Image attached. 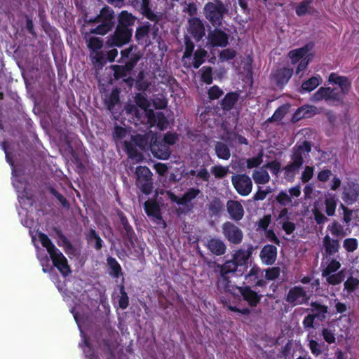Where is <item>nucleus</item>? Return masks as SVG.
Returning a JSON list of instances; mask_svg holds the SVG:
<instances>
[{"instance_id": "1", "label": "nucleus", "mask_w": 359, "mask_h": 359, "mask_svg": "<svg viewBox=\"0 0 359 359\" xmlns=\"http://www.w3.org/2000/svg\"><path fill=\"white\" fill-rule=\"evenodd\" d=\"M116 19L117 24L114 27V31L107 40V45L110 48H121L132 41L133 27L137 18L128 11L123 10L118 14Z\"/></svg>"}, {"instance_id": "2", "label": "nucleus", "mask_w": 359, "mask_h": 359, "mask_svg": "<svg viewBox=\"0 0 359 359\" xmlns=\"http://www.w3.org/2000/svg\"><path fill=\"white\" fill-rule=\"evenodd\" d=\"M38 237L41 245L48 252L54 266L57 268L63 276H69L72 273V270L68 264L67 258L62 252L55 247L46 233L40 232L38 234Z\"/></svg>"}, {"instance_id": "3", "label": "nucleus", "mask_w": 359, "mask_h": 359, "mask_svg": "<svg viewBox=\"0 0 359 359\" xmlns=\"http://www.w3.org/2000/svg\"><path fill=\"white\" fill-rule=\"evenodd\" d=\"M90 22L97 23L95 28L90 30V33L104 36L111 32L116 25V15L114 11L109 6H104L94 18Z\"/></svg>"}, {"instance_id": "4", "label": "nucleus", "mask_w": 359, "mask_h": 359, "mask_svg": "<svg viewBox=\"0 0 359 359\" xmlns=\"http://www.w3.org/2000/svg\"><path fill=\"white\" fill-rule=\"evenodd\" d=\"M229 12L228 5L222 0L207 2L203 7V15L206 20L214 27H221L224 22V17Z\"/></svg>"}, {"instance_id": "5", "label": "nucleus", "mask_w": 359, "mask_h": 359, "mask_svg": "<svg viewBox=\"0 0 359 359\" xmlns=\"http://www.w3.org/2000/svg\"><path fill=\"white\" fill-rule=\"evenodd\" d=\"M215 268L218 269L219 277L216 281L217 290L220 292H232L231 288L234 287L231 284L230 273H234L238 270V267L231 259L226 260L223 264L215 263Z\"/></svg>"}, {"instance_id": "6", "label": "nucleus", "mask_w": 359, "mask_h": 359, "mask_svg": "<svg viewBox=\"0 0 359 359\" xmlns=\"http://www.w3.org/2000/svg\"><path fill=\"white\" fill-rule=\"evenodd\" d=\"M135 174L136 175V186L145 195H149L152 193L153 185V174L147 166L139 165L136 168Z\"/></svg>"}, {"instance_id": "7", "label": "nucleus", "mask_w": 359, "mask_h": 359, "mask_svg": "<svg viewBox=\"0 0 359 359\" xmlns=\"http://www.w3.org/2000/svg\"><path fill=\"white\" fill-rule=\"evenodd\" d=\"M155 135L151 133L144 134H137L131 137V142H125V147L128 155H132L136 153L135 147H137L142 151H147L149 149L150 142H152Z\"/></svg>"}, {"instance_id": "8", "label": "nucleus", "mask_w": 359, "mask_h": 359, "mask_svg": "<svg viewBox=\"0 0 359 359\" xmlns=\"http://www.w3.org/2000/svg\"><path fill=\"white\" fill-rule=\"evenodd\" d=\"M201 193L198 188H189L182 197L175 195L172 191H166V196L172 202L178 205H182L190 210L193 208V205L191 203Z\"/></svg>"}, {"instance_id": "9", "label": "nucleus", "mask_w": 359, "mask_h": 359, "mask_svg": "<svg viewBox=\"0 0 359 359\" xmlns=\"http://www.w3.org/2000/svg\"><path fill=\"white\" fill-rule=\"evenodd\" d=\"M231 183L236 192L242 196H248L252 191V182L247 174L232 175Z\"/></svg>"}, {"instance_id": "10", "label": "nucleus", "mask_w": 359, "mask_h": 359, "mask_svg": "<svg viewBox=\"0 0 359 359\" xmlns=\"http://www.w3.org/2000/svg\"><path fill=\"white\" fill-rule=\"evenodd\" d=\"M222 231L224 238L234 245L241 244L243 239L242 230L231 222H225L222 225Z\"/></svg>"}, {"instance_id": "11", "label": "nucleus", "mask_w": 359, "mask_h": 359, "mask_svg": "<svg viewBox=\"0 0 359 359\" xmlns=\"http://www.w3.org/2000/svg\"><path fill=\"white\" fill-rule=\"evenodd\" d=\"M285 301L292 306L307 304L310 299L309 295L302 286L291 287L285 298Z\"/></svg>"}, {"instance_id": "12", "label": "nucleus", "mask_w": 359, "mask_h": 359, "mask_svg": "<svg viewBox=\"0 0 359 359\" xmlns=\"http://www.w3.org/2000/svg\"><path fill=\"white\" fill-rule=\"evenodd\" d=\"M311 151V144L310 142L304 140L302 143H297L292 148L290 159L292 163L302 168L304 165V154Z\"/></svg>"}, {"instance_id": "13", "label": "nucleus", "mask_w": 359, "mask_h": 359, "mask_svg": "<svg viewBox=\"0 0 359 359\" xmlns=\"http://www.w3.org/2000/svg\"><path fill=\"white\" fill-rule=\"evenodd\" d=\"M141 58V55L137 53L131 55L130 60L127 61L124 65H112L111 69L114 71V76L118 80L127 76L137 65L138 61Z\"/></svg>"}, {"instance_id": "14", "label": "nucleus", "mask_w": 359, "mask_h": 359, "mask_svg": "<svg viewBox=\"0 0 359 359\" xmlns=\"http://www.w3.org/2000/svg\"><path fill=\"white\" fill-rule=\"evenodd\" d=\"M207 39L208 45L211 48H225L229 44V36L220 27H215L213 30L210 31Z\"/></svg>"}, {"instance_id": "15", "label": "nucleus", "mask_w": 359, "mask_h": 359, "mask_svg": "<svg viewBox=\"0 0 359 359\" xmlns=\"http://www.w3.org/2000/svg\"><path fill=\"white\" fill-rule=\"evenodd\" d=\"M359 197V184L353 181H348L343 186L341 198L347 205L355 203Z\"/></svg>"}, {"instance_id": "16", "label": "nucleus", "mask_w": 359, "mask_h": 359, "mask_svg": "<svg viewBox=\"0 0 359 359\" xmlns=\"http://www.w3.org/2000/svg\"><path fill=\"white\" fill-rule=\"evenodd\" d=\"M188 32L196 42H199L205 35V29L203 21L198 17L188 20Z\"/></svg>"}, {"instance_id": "17", "label": "nucleus", "mask_w": 359, "mask_h": 359, "mask_svg": "<svg viewBox=\"0 0 359 359\" xmlns=\"http://www.w3.org/2000/svg\"><path fill=\"white\" fill-rule=\"evenodd\" d=\"M149 149L153 155L159 159L166 160L170 156L169 146L159 140L156 135L152 142H150Z\"/></svg>"}, {"instance_id": "18", "label": "nucleus", "mask_w": 359, "mask_h": 359, "mask_svg": "<svg viewBox=\"0 0 359 359\" xmlns=\"http://www.w3.org/2000/svg\"><path fill=\"white\" fill-rule=\"evenodd\" d=\"M293 74V69L289 67L278 68L271 76L276 86L282 89L289 81Z\"/></svg>"}, {"instance_id": "19", "label": "nucleus", "mask_w": 359, "mask_h": 359, "mask_svg": "<svg viewBox=\"0 0 359 359\" xmlns=\"http://www.w3.org/2000/svg\"><path fill=\"white\" fill-rule=\"evenodd\" d=\"M250 307H255L259 303L262 295L252 290L250 286H235Z\"/></svg>"}, {"instance_id": "20", "label": "nucleus", "mask_w": 359, "mask_h": 359, "mask_svg": "<svg viewBox=\"0 0 359 359\" xmlns=\"http://www.w3.org/2000/svg\"><path fill=\"white\" fill-rule=\"evenodd\" d=\"M328 81L331 83L338 85L340 92L344 96L348 95L351 89V81L345 76H339L337 73L332 72L330 74Z\"/></svg>"}, {"instance_id": "21", "label": "nucleus", "mask_w": 359, "mask_h": 359, "mask_svg": "<svg viewBox=\"0 0 359 359\" xmlns=\"http://www.w3.org/2000/svg\"><path fill=\"white\" fill-rule=\"evenodd\" d=\"M253 250V247L250 245L246 250L239 249L234 253L232 259L238 268L243 267L244 270H247L248 259L251 257Z\"/></svg>"}, {"instance_id": "22", "label": "nucleus", "mask_w": 359, "mask_h": 359, "mask_svg": "<svg viewBox=\"0 0 359 359\" xmlns=\"http://www.w3.org/2000/svg\"><path fill=\"white\" fill-rule=\"evenodd\" d=\"M227 212L231 219L236 222L241 220L244 216V209L239 201L229 200L226 203Z\"/></svg>"}, {"instance_id": "23", "label": "nucleus", "mask_w": 359, "mask_h": 359, "mask_svg": "<svg viewBox=\"0 0 359 359\" xmlns=\"http://www.w3.org/2000/svg\"><path fill=\"white\" fill-rule=\"evenodd\" d=\"M118 216L119 218V221L121 224L122 225L123 231H121V234L123 237H125L130 244L133 246L134 245V238L135 236V231L132 226L129 224V222L126 217V216L122 212H120L118 213Z\"/></svg>"}, {"instance_id": "24", "label": "nucleus", "mask_w": 359, "mask_h": 359, "mask_svg": "<svg viewBox=\"0 0 359 359\" xmlns=\"http://www.w3.org/2000/svg\"><path fill=\"white\" fill-rule=\"evenodd\" d=\"M260 257L266 264H273L277 257V248L273 245H266L260 252Z\"/></svg>"}, {"instance_id": "25", "label": "nucleus", "mask_w": 359, "mask_h": 359, "mask_svg": "<svg viewBox=\"0 0 359 359\" xmlns=\"http://www.w3.org/2000/svg\"><path fill=\"white\" fill-rule=\"evenodd\" d=\"M137 10L140 13L144 15L148 20L158 22L161 20L160 16L156 14L151 8V0H141L140 2V6Z\"/></svg>"}, {"instance_id": "26", "label": "nucleus", "mask_w": 359, "mask_h": 359, "mask_svg": "<svg viewBox=\"0 0 359 359\" xmlns=\"http://www.w3.org/2000/svg\"><path fill=\"white\" fill-rule=\"evenodd\" d=\"M208 215L210 217H219L224 210V205L218 197H214L206 205Z\"/></svg>"}, {"instance_id": "27", "label": "nucleus", "mask_w": 359, "mask_h": 359, "mask_svg": "<svg viewBox=\"0 0 359 359\" xmlns=\"http://www.w3.org/2000/svg\"><path fill=\"white\" fill-rule=\"evenodd\" d=\"M206 246L216 256L223 255L226 251V246L224 242L219 238H212L209 239Z\"/></svg>"}, {"instance_id": "28", "label": "nucleus", "mask_w": 359, "mask_h": 359, "mask_svg": "<svg viewBox=\"0 0 359 359\" xmlns=\"http://www.w3.org/2000/svg\"><path fill=\"white\" fill-rule=\"evenodd\" d=\"M144 209L147 216L153 217L157 221H163L159 205L156 201H147Z\"/></svg>"}, {"instance_id": "29", "label": "nucleus", "mask_w": 359, "mask_h": 359, "mask_svg": "<svg viewBox=\"0 0 359 359\" xmlns=\"http://www.w3.org/2000/svg\"><path fill=\"white\" fill-rule=\"evenodd\" d=\"M323 245L325 252L328 256H332L337 253L340 248L339 241L338 239L331 238L329 235H326L323 238Z\"/></svg>"}, {"instance_id": "30", "label": "nucleus", "mask_w": 359, "mask_h": 359, "mask_svg": "<svg viewBox=\"0 0 359 359\" xmlns=\"http://www.w3.org/2000/svg\"><path fill=\"white\" fill-rule=\"evenodd\" d=\"M239 99L237 92L227 93L220 101V107L225 111H231Z\"/></svg>"}, {"instance_id": "31", "label": "nucleus", "mask_w": 359, "mask_h": 359, "mask_svg": "<svg viewBox=\"0 0 359 359\" xmlns=\"http://www.w3.org/2000/svg\"><path fill=\"white\" fill-rule=\"evenodd\" d=\"M54 232L57 238V243L60 247L63 248L67 254L72 253L74 251V248L69 240L65 236L63 232L58 228L53 229Z\"/></svg>"}, {"instance_id": "32", "label": "nucleus", "mask_w": 359, "mask_h": 359, "mask_svg": "<svg viewBox=\"0 0 359 359\" xmlns=\"http://www.w3.org/2000/svg\"><path fill=\"white\" fill-rule=\"evenodd\" d=\"M148 118L150 121H151L152 119H154V121L156 123V126L159 129L163 130L167 128L168 121L163 112L158 111L154 114V111L150 110L148 111Z\"/></svg>"}, {"instance_id": "33", "label": "nucleus", "mask_w": 359, "mask_h": 359, "mask_svg": "<svg viewBox=\"0 0 359 359\" xmlns=\"http://www.w3.org/2000/svg\"><path fill=\"white\" fill-rule=\"evenodd\" d=\"M311 306L316 313L313 315L319 320L323 321L326 318V314L328 312V308L318 302H311Z\"/></svg>"}, {"instance_id": "34", "label": "nucleus", "mask_w": 359, "mask_h": 359, "mask_svg": "<svg viewBox=\"0 0 359 359\" xmlns=\"http://www.w3.org/2000/svg\"><path fill=\"white\" fill-rule=\"evenodd\" d=\"M327 229L336 238H341L348 234L344 226L336 220H334L332 224L327 226Z\"/></svg>"}, {"instance_id": "35", "label": "nucleus", "mask_w": 359, "mask_h": 359, "mask_svg": "<svg viewBox=\"0 0 359 359\" xmlns=\"http://www.w3.org/2000/svg\"><path fill=\"white\" fill-rule=\"evenodd\" d=\"M313 0H304L300 2L295 8V13L297 16L302 17L306 14H311L312 13L311 7Z\"/></svg>"}, {"instance_id": "36", "label": "nucleus", "mask_w": 359, "mask_h": 359, "mask_svg": "<svg viewBox=\"0 0 359 359\" xmlns=\"http://www.w3.org/2000/svg\"><path fill=\"white\" fill-rule=\"evenodd\" d=\"M215 150L217 156L220 159L228 160L231 156L229 148L222 142H216Z\"/></svg>"}, {"instance_id": "37", "label": "nucleus", "mask_w": 359, "mask_h": 359, "mask_svg": "<svg viewBox=\"0 0 359 359\" xmlns=\"http://www.w3.org/2000/svg\"><path fill=\"white\" fill-rule=\"evenodd\" d=\"M86 238L88 243H90L93 241H95L94 248L96 250H100L102 248L103 241L95 229H90L86 235Z\"/></svg>"}, {"instance_id": "38", "label": "nucleus", "mask_w": 359, "mask_h": 359, "mask_svg": "<svg viewBox=\"0 0 359 359\" xmlns=\"http://www.w3.org/2000/svg\"><path fill=\"white\" fill-rule=\"evenodd\" d=\"M309 51L308 45L302 48L292 50L289 52L288 55L290 57L293 64L297 63L299 60L304 59L303 57L307 55Z\"/></svg>"}, {"instance_id": "39", "label": "nucleus", "mask_w": 359, "mask_h": 359, "mask_svg": "<svg viewBox=\"0 0 359 359\" xmlns=\"http://www.w3.org/2000/svg\"><path fill=\"white\" fill-rule=\"evenodd\" d=\"M322 81L320 76H312L306 81H304L301 86L302 90L305 92H311L316 89Z\"/></svg>"}, {"instance_id": "40", "label": "nucleus", "mask_w": 359, "mask_h": 359, "mask_svg": "<svg viewBox=\"0 0 359 359\" xmlns=\"http://www.w3.org/2000/svg\"><path fill=\"white\" fill-rule=\"evenodd\" d=\"M325 213L327 216H333L337 208V198L335 195H330L325 199Z\"/></svg>"}, {"instance_id": "41", "label": "nucleus", "mask_w": 359, "mask_h": 359, "mask_svg": "<svg viewBox=\"0 0 359 359\" xmlns=\"http://www.w3.org/2000/svg\"><path fill=\"white\" fill-rule=\"evenodd\" d=\"M107 264L111 270V275L114 278H118L122 276V269L119 263L112 257H108L107 259Z\"/></svg>"}, {"instance_id": "42", "label": "nucleus", "mask_w": 359, "mask_h": 359, "mask_svg": "<svg viewBox=\"0 0 359 359\" xmlns=\"http://www.w3.org/2000/svg\"><path fill=\"white\" fill-rule=\"evenodd\" d=\"M326 281L329 285H336L342 283L345 279V271L344 270H341L337 273H331L327 276Z\"/></svg>"}, {"instance_id": "43", "label": "nucleus", "mask_w": 359, "mask_h": 359, "mask_svg": "<svg viewBox=\"0 0 359 359\" xmlns=\"http://www.w3.org/2000/svg\"><path fill=\"white\" fill-rule=\"evenodd\" d=\"M300 168V167H298L292 163H289L283 168L285 179L289 182L293 181L296 174L299 172Z\"/></svg>"}, {"instance_id": "44", "label": "nucleus", "mask_w": 359, "mask_h": 359, "mask_svg": "<svg viewBox=\"0 0 359 359\" xmlns=\"http://www.w3.org/2000/svg\"><path fill=\"white\" fill-rule=\"evenodd\" d=\"M341 266L339 261L334 258L331 259L327 266L322 271V276L325 277L331 273L338 271Z\"/></svg>"}, {"instance_id": "45", "label": "nucleus", "mask_w": 359, "mask_h": 359, "mask_svg": "<svg viewBox=\"0 0 359 359\" xmlns=\"http://www.w3.org/2000/svg\"><path fill=\"white\" fill-rule=\"evenodd\" d=\"M252 178L256 184H265L270 181V176L265 170L260 171L255 170L252 173Z\"/></svg>"}, {"instance_id": "46", "label": "nucleus", "mask_w": 359, "mask_h": 359, "mask_svg": "<svg viewBox=\"0 0 359 359\" xmlns=\"http://www.w3.org/2000/svg\"><path fill=\"white\" fill-rule=\"evenodd\" d=\"M151 30L150 25L149 22L144 24L143 25L137 27L135 33V40L140 43L146 36H148Z\"/></svg>"}, {"instance_id": "47", "label": "nucleus", "mask_w": 359, "mask_h": 359, "mask_svg": "<svg viewBox=\"0 0 359 359\" xmlns=\"http://www.w3.org/2000/svg\"><path fill=\"white\" fill-rule=\"evenodd\" d=\"M208 52L203 48L197 49L194 55L193 67L198 69L205 62Z\"/></svg>"}, {"instance_id": "48", "label": "nucleus", "mask_w": 359, "mask_h": 359, "mask_svg": "<svg viewBox=\"0 0 359 359\" xmlns=\"http://www.w3.org/2000/svg\"><path fill=\"white\" fill-rule=\"evenodd\" d=\"M211 173L216 179H223L229 172V166H222V165H216L211 168Z\"/></svg>"}, {"instance_id": "49", "label": "nucleus", "mask_w": 359, "mask_h": 359, "mask_svg": "<svg viewBox=\"0 0 359 359\" xmlns=\"http://www.w3.org/2000/svg\"><path fill=\"white\" fill-rule=\"evenodd\" d=\"M288 111L287 105H282L278 107L273 114L268 118V122H274L281 121Z\"/></svg>"}, {"instance_id": "50", "label": "nucleus", "mask_w": 359, "mask_h": 359, "mask_svg": "<svg viewBox=\"0 0 359 359\" xmlns=\"http://www.w3.org/2000/svg\"><path fill=\"white\" fill-rule=\"evenodd\" d=\"M118 287L121 294V296L118 299V306L121 309L124 310L127 309L129 306V297L125 290L123 283H121Z\"/></svg>"}, {"instance_id": "51", "label": "nucleus", "mask_w": 359, "mask_h": 359, "mask_svg": "<svg viewBox=\"0 0 359 359\" xmlns=\"http://www.w3.org/2000/svg\"><path fill=\"white\" fill-rule=\"evenodd\" d=\"M344 290H346L348 294H351L359 287V279L351 276L344 282Z\"/></svg>"}, {"instance_id": "52", "label": "nucleus", "mask_w": 359, "mask_h": 359, "mask_svg": "<svg viewBox=\"0 0 359 359\" xmlns=\"http://www.w3.org/2000/svg\"><path fill=\"white\" fill-rule=\"evenodd\" d=\"M134 100L137 107H140L144 111H147L150 107V102L144 94L140 93H137L134 97Z\"/></svg>"}, {"instance_id": "53", "label": "nucleus", "mask_w": 359, "mask_h": 359, "mask_svg": "<svg viewBox=\"0 0 359 359\" xmlns=\"http://www.w3.org/2000/svg\"><path fill=\"white\" fill-rule=\"evenodd\" d=\"M331 91L330 87H320L313 95L314 101H320L325 100L329 102V92Z\"/></svg>"}, {"instance_id": "54", "label": "nucleus", "mask_w": 359, "mask_h": 359, "mask_svg": "<svg viewBox=\"0 0 359 359\" xmlns=\"http://www.w3.org/2000/svg\"><path fill=\"white\" fill-rule=\"evenodd\" d=\"M120 100L119 98V93L118 90H113L109 98L106 100L105 102L107 107V109L110 111L114 109L115 106L118 103Z\"/></svg>"}, {"instance_id": "55", "label": "nucleus", "mask_w": 359, "mask_h": 359, "mask_svg": "<svg viewBox=\"0 0 359 359\" xmlns=\"http://www.w3.org/2000/svg\"><path fill=\"white\" fill-rule=\"evenodd\" d=\"M263 151H260L256 156L247 159V168L249 169L259 166L263 161Z\"/></svg>"}, {"instance_id": "56", "label": "nucleus", "mask_w": 359, "mask_h": 359, "mask_svg": "<svg viewBox=\"0 0 359 359\" xmlns=\"http://www.w3.org/2000/svg\"><path fill=\"white\" fill-rule=\"evenodd\" d=\"M358 241L355 238H348L343 241V248L347 252H353L357 250Z\"/></svg>"}, {"instance_id": "57", "label": "nucleus", "mask_w": 359, "mask_h": 359, "mask_svg": "<svg viewBox=\"0 0 359 359\" xmlns=\"http://www.w3.org/2000/svg\"><path fill=\"white\" fill-rule=\"evenodd\" d=\"M276 201L282 206H287L292 203V199L285 191H280L276 196Z\"/></svg>"}, {"instance_id": "58", "label": "nucleus", "mask_w": 359, "mask_h": 359, "mask_svg": "<svg viewBox=\"0 0 359 359\" xmlns=\"http://www.w3.org/2000/svg\"><path fill=\"white\" fill-rule=\"evenodd\" d=\"M49 192L57 198L61 205L65 208H69V203L67 199L60 192H58L54 187H50L48 188Z\"/></svg>"}, {"instance_id": "59", "label": "nucleus", "mask_w": 359, "mask_h": 359, "mask_svg": "<svg viewBox=\"0 0 359 359\" xmlns=\"http://www.w3.org/2000/svg\"><path fill=\"white\" fill-rule=\"evenodd\" d=\"M184 45H185V50H184L182 58L183 59L190 58L193 54V51L194 50L195 45L188 36H186L184 37Z\"/></svg>"}, {"instance_id": "60", "label": "nucleus", "mask_w": 359, "mask_h": 359, "mask_svg": "<svg viewBox=\"0 0 359 359\" xmlns=\"http://www.w3.org/2000/svg\"><path fill=\"white\" fill-rule=\"evenodd\" d=\"M103 46V41L102 39L96 37V36H91L89 38L88 41V48L93 50V51H97L98 50H100Z\"/></svg>"}, {"instance_id": "61", "label": "nucleus", "mask_w": 359, "mask_h": 359, "mask_svg": "<svg viewBox=\"0 0 359 359\" xmlns=\"http://www.w3.org/2000/svg\"><path fill=\"white\" fill-rule=\"evenodd\" d=\"M201 81L206 84L212 83V69L211 67H203L202 68Z\"/></svg>"}, {"instance_id": "62", "label": "nucleus", "mask_w": 359, "mask_h": 359, "mask_svg": "<svg viewBox=\"0 0 359 359\" xmlns=\"http://www.w3.org/2000/svg\"><path fill=\"white\" fill-rule=\"evenodd\" d=\"M344 99V96L342 93L337 88H332L331 91L329 92V102H337L338 104L342 103Z\"/></svg>"}, {"instance_id": "63", "label": "nucleus", "mask_w": 359, "mask_h": 359, "mask_svg": "<svg viewBox=\"0 0 359 359\" xmlns=\"http://www.w3.org/2000/svg\"><path fill=\"white\" fill-rule=\"evenodd\" d=\"M236 55V51L233 49L226 48L222 50L219 54V57L222 62L233 60Z\"/></svg>"}, {"instance_id": "64", "label": "nucleus", "mask_w": 359, "mask_h": 359, "mask_svg": "<svg viewBox=\"0 0 359 359\" xmlns=\"http://www.w3.org/2000/svg\"><path fill=\"white\" fill-rule=\"evenodd\" d=\"M223 94L224 91L216 85L210 87L208 91V97L212 100L219 98Z\"/></svg>"}]
</instances>
